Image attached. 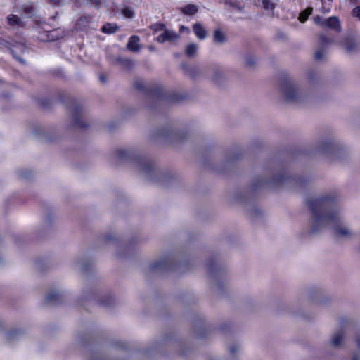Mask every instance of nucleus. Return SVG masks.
I'll return each instance as SVG.
<instances>
[{"instance_id": "7c9ffc66", "label": "nucleus", "mask_w": 360, "mask_h": 360, "mask_svg": "<svg viewBox=\"0 0 360 360\" xmlns=\"http://www.w3.org/2000/svg\"><path fill=\"white\" fill-rule=\"evenodd\" d=\"M313 8L311 7H309L307 9H305L300 14L299 20L301 22H304L307 20L309 15L311 14Z\"/></svg>"}, {"instance_id": "3c124183", "label": "nucleus", "mask_w": 360, "mask_h": 360, "mask_svg": "<svg viewBox=\"0 0 360 360\" xmlns=\"http://www.w3.org/2000/svg\"><path fill=\"white\" fill-rule=\"evenodd\" d=\"M308 78H309V80H311V79H312V77L311 76V75H308Z\"/></svg>"}, {"instance_id": "39448f33", "label": "nucleus", "mask_w": 360, "mask_h": 360, "mask_svg": "<svg viewBox=\"0 0 360 360\" xmlns=\"http://www.w3.org/2000/svg\"><path fill=\"white\" fill-rule=\"evenodd\" d=\"M136 167L139 173L143 176L152 180V174L154 172L155 168L150 162L138 159L136 160Z\"/></svg>"}, {"instance_id": "58836bf2", "label": "nucleus", "mask_w": 360, "mask_h": 360, "mask_svg": "<svg viewBox=\"0 0 360 360\" xmlns=\"http://www.w3.org/2000/svg\"><path fill=\"white\" fill-rule=\"evenodd\" d=\"M123 14L124 16L130 18L133 17L134 12L131 9H130L129 8H126L125 9L123 10Z\"/></svg>"}, {"instance_id": "5701e85b", "label": "nucleus", "mask_w": 360, "mask_h": 360, "mask_svg": "<svg viewBox=\"0 0 360 360\" xmlns=\"http://www.w3.org/2000/svg\"><path fill=\"white\" fill-rule=\"evenodd\" d=\"M213 41L217 44H223L226 42V37L220 30H216L214 32Z\"/></svg>"}, {"instance_id": "4c0bfd02", "label": "nucleus", "mask_w": 360, "mask_h": 360, "mask_svg": "<svg viewBox=\"0 0 360 360\" xmlns=\"http://www.w3.org/2000/svg\"><path fill=\"white\" fill-rule=\"evenodd\" d=\"M352 15L354 17H356L358 20H360V6L355 7L352 10Z\"/></svg>"}, {"instance_id": "412c9836", "label": "nucleus", "mask_w": 360, "mask_h": 360, "mask_svg": "<svg viewBox=\"0 0 360 360\" xmlns=\"http://www.w3.org/2000/svg\"><path fill=\"white\" fill-rule=\"evenodd\" d=\"M198 46L197 44L191 43L188 44L185 48V54L188 58L195 57L198 53Z\"/></svg>"}, {"instance_id": "f704fd0d", "label": "nucleus", "mask_w": 360, "mask_h": 360, "mask_svg": "<svg viewBox=\"0 0 360 360\" xmlns=\"http://www.w3.org/2000/svg\"><path fill=\"white\" fill-rule=\"evenodd\" d=\"M117 155L121 159L129 157V152L124 149L117 150Z\"/></svg>"}, {"instance_id": "6ab92c4d", "label": "nucleus", "mask_w": 360, "mask_h": 360, "mask_svg": "<svg viewBox=\"0 0 360 360\" xmlns=\"http://www.w3.org/2000/svg\"><path fill=\"white\" fill-rule=\"evenodd\" d=\"M7 20L8 24L11 26H16L18 27L24 26L22 20L17 15L10 14L8 15Z\"/></svg>"}, {"instance_id": "20e7f679", "label": "nucleus", "mask_w": 360, "mask_h": 360, "mask_svg": "<svg viewBox=\"0 0 360 360\" xmlns=\"http://www.w3.org/2000/svg\"><path fill=\"white\" fill-rule=\"evenodd\" d=\"M333 43V41L323 34L319 35V49L315 52V59L321 60L324 59L328 47Z\"/></svg>"}, {"instance_id": "c9c22d12", "label": "nucleus", "mask_w": 360, "mask_h": 360, "mask_svg": "<svg viewBox=\"0 0 360 360\" xmlns=\"http://www.w3.org/2000/svg\"><path fill=\"white\" fill-rule=\"evenodd\" d=\"M325 20L326 19L323 18L322 17L319 15H316L314 18V21L316 24L322 25L323 27L325 26Z\"/></svg>"}, {"instance_id": "ddd939ff", "label": "nucleus", "mask_w": 360, "mask_h": 360, "mask_svg": "<svg viewBox=\"0 0 360 360\" xmlns=\"http://www.w3.org/2000/svg\"><path fill=\"white\" fill-rule=\"evenodd\" d=\"M140 38L137 35L131 36L127 44V49L134 53H137L140 51L141 46L139 45Z\"/></svg>"}, {"instance_id": "4be33fe9", "label": "nucleus", "mask_w": 360, "mask_h": 360, "mask_svg": "<svg viewBox=\"0 0 360 360\" xmlns=\"http://www.w3.org/2000/svg\"><path fill=\"white\" fill-rule=\"evenodd\" d=\"M22 13L27 18H32L36 13V8L32 4H25L22 6Z\"/></svg>"}, {"instance_id": "cd10ccee", "label": "nucleus", "mask_w": 360, "mask_h": 360, "mask_svg": "<svg viewBox=\"0 0 360 360\" xmlns=\"http://www.w3.org/2000/svg\"><path fill=\"white\" fill-rule=\"evenodd\" d=\"M243 1V0H224V4L229 5L233 8L238 9V11H241L243 8L241 2Z\"/></svg>"}, {"instance_id": "37998d69", "label": "nucleus", "mask_w": 360, "mask_h": 360, "mask_svg": "<svg viewBox=\"0 0 360 360\" xmlns=\"http://www.w3.org/2000/svg\"><path fill=\"white\" fill-rule=\"evenodd\" d=\"M356 343L358 348L360 349V335H356Z\"/></svg>"}, {"instance_id": "9d476101", "label": "nucleus", "mask_w": 360, "mask_h": 360, "mask_svg": "<svg viewBox=\"0 0 360 360\" xmlns=\"http://www.w3.org/2000/svg\"><path fill=\"white\" fill-rule=\"evenodd\" d=\"M172 265V262L169 258L160 259L150 264V271H164L168 269Z\"/></svg>"}, {"instance_id": "aec40b11", "label": "nucleus", "mask_w": 360, "mask_h": 360, "mask_svg": "<svg viewBox=\"0 0 360 360\" xmlns=\"http://www.w3.org/2000/svg\"><path fill=\"white\" fill-rule=\"evenodd\" d=\"M60 301V295L57 291H51L46 297V302L49 304H57Z\"/></svg>"}, {"instance_id": "9b49d317", "label": "nucleus", "mask_w": 360, "mask_h": 360, "mask_svg": "<svg viewBox=\"0 0 360 360\" xmlns=\"http://www.w3.org/2000/svg\"><path fill=\"white\" fill-rule=\"evenodd\" d=\"M346 332L344 329H340L335 331L330 339V345L335 347H340L345 337Z\"/></svg>"}, {"instance_id": "864d4df0", "label": "nucleus", "mask_w": 360, "mask_h": 360, "mask_svg": "<svg viewBox=\"0 0 360 360\" xmlns=\"http://www.w3.org/2000/svg\"><path fill=\"white\" fill-rule=\"evenodd\" d=\"M105 239H106V240H108L110 239V237L107 236Z\"/></svg>"}, {"instance_id": "dca6fc26", "label": "nucleus", "mask_w": 360, "mask_h": 360, "mask_svg": "<svg viewBox=\"0 0 360 360\" xmlns=\"http://www.w3.org/2000/svg\"><path fill=\"white\" fill-rule=\"evenodd\" d=\"M26 49L25 44L20 43L17 45L13 46V48L11 49V52L13 57L21 63H25L24 60L18 56V53H23Z\"/></svg>"}, {"instance_id": "393cba45", "label": "nucleus", "mask_w": 360, "mask_h": 360, "mask_svg": "<svg viewBox=\"0 0 360 360\" xmlns=\"http://www.w3.org/2000/svg\"><path fill=\"white\" fill-rule=\"evenodd\" d=\"M118 30V26L115 24L106 23L105 24L102 28L101 31L105 34H113Z\"/></svg>"}, {"instance_id": "e433bc0d", "label": "nucleus", "mask_w": 360, "mask_h": 360, "mask_svg": "<svg viewBox=\"0 0 360 360\" xmlns=\"http://www.w3.org/2000/svg\"><path fill=\"white\" fill-rule=\"evenodd\" d=\"M245 63L247 66L252 67L255 64V59L252 56H248Z\"/></svg>"}, {"instance_id": "c03bdc74", "label": "nucleus", "mask_w": 360, "mask_h": 360, "mask_svg": "<svg viewBox=\"0 0 360 360\" xmlns=\"http://www.w3.org/2000/svg\"><path fill=\"white\" fill-rule=\"evenodd\" d=\"M352 360H360V357L358 355L354 354L353 355Z\"/></svg>"}, {"instance_id": "f03ea898", "label": "nucleus", "mask_w": 360, "mask_h": 360, "mask_svg": "<svg viewBox=\"0 0 360 360\" xmlns=\"http://www.w3.org/2000/svg\"><path fill=\"white\" fill-rule=\"evenodd\" d=\"M281 94L283 100L289 103L301 104L309 99V93L297 83L288 80L281 86Z\"/></svg>"}, {"instance_id": "49530a36", "label": "nucleus", "mask_w": 360, "mask_h": 360, "mask_svg": "<svg viewBox=\"0 0 360 360\" xmlns=\"http://www.w3.org/2000/svg\"><path fill=\"white\" fill-rule=\"evenodd\" d=\"M100 80L102 82H105V78L103 75H101L100 76Z\"/></svg>"}, {"instance_id": "b1692460", "label": "nucleus", "mask_w": 360, "mask_h": 360, "mask_svg": "<svg viewBox=\"0 0 360 360\" xmlns=\"http://www.w3.org/2000/svg\"><path fill=\"white\" fill-rule=\"evenodd\" d=\"M224 79V75L220 70H214L212 76V81L213 82V83H214L217 85H219L223 82Z\"/></svg>"}, {"instance_id": "ea45409f", "label": "nucleus", "mask_w": 360, "mask_h": 360, "mask_svg": "<svg viewBox=\"0 0 360 360\" xmlns=\"http://www.w3.org/2000/svg\"><path fill=\"white\" fill-rule=\"evenodd\" d=\"M238 350V347L237 345H233L229 348V352L234 355Z\"/></svg>"}, {"instance_id": "a19ab883", "label": "nucleus", "mask_w": 360, "mask_h": 360, "mask_svg": "<svg viewBox=\"0 0 360 360\" xmlns=\"http://www.w3.org/2000/svg\"><path fill=\"white\" fill-rule=\"evenodd\" d=\"M124 60H125V58H122L121 57H117L115 58V62L121 66V64L124 62Z\"/></svg>"}, {"instance_id": "a878e982", "label": "nucleus", "mask_w": 360, "mask_h": 360, "mask_svg": "<svg viewBox=\"0 0 360 360\" xmlns=\"http://www.w3.org/2000/svg\"><path fill=\"white\" fill-rule=\"evenodd\" d=\"M22 335V331L20 329H15L6 334L8 341H12L18 339Z\"/></svg>"}, {"instance_id": "f257e3e1", "label": "nucleus", "mask_w": 360, "mask_h": 360, "mask_svg": "<svg viewBox=\"0 0 360 360\" xmlns=\"http://www.w3.org/2000/svg\"><path fill=\"white\" fill-rule=\"evenodd\" d=\"M306 204L312 215V233L331 227L336 240L350 241L356 237V232L351 226L340 221L342 207L339 204V197L335 192L309 198L306 200Z\"/></svg>"}, {"instance_id": "6e6d98bb", "label": "nucleus", "mask_w": 360, "mask_h": 360, "mask_svg": "<svg viewBox=\"0 0 360 360\" xmlns=\"http://www.w3.org/2000/svg\"><path fill=\"white\" fill-rule=\"evenodd\" d=\"M359 250L360 251V245H359Z\"/></svg>"}, {"instance_id": "bb28decb", "label": "nucleus", "mask_w": 360, "mask_h": 360, "mask_svg": "<svg viewBox=\"0 0 360 360\" xmlns=\"http://www.w3.org/2000/svg\"><path fill=\"white\" fill-rule=\"evenodd\" d=\"M181 67L184 72L191 77H195L200 72L198 67L188 68L185 65H182Z\"/></svg>"}, {"instance_id": "de8ad7c7", "label": "nucleus", "mask_w": 360, "mask_h": 360, "mask_svg": "<svg viewBox=\"0 0 360 360\" xmlns=\"http://www.w3.org/2000/svg\"><path fill=\"white\" fill-rule=\"evenodd\" d=\"M101 304L104 305V306H108V305H110V302H101Z\"/></svg>"}, {"instance_id": "1a4fd4ad", "label": "nucleus", "mask_w": 360, "mask_h": 360, "mask_svg": "<svg viewBox=\"0 0 360 360\" xmlns=\"http://www.w3.org/2000/svg\"><path fill=\"white\" fill-rule=\"evenodd\" d=\"M285 181V178L283 175L274 176L269 182H263L261 180L255 181L253 185V189L256 190L259 186L267 184L271 187H277Z\"/></svg>"}, {"instance_id": "4468645a", "label": "nucleus", "mask_w": 360, "mask_h": 360, "mask_svg": "<svg viewBox=\"0 0 360 360\" xmlns=\"http://www.w3.org/2000/svg\"><path fill=\"white\" fill-rule=\"evenodd\" d=\"M343 46L348 53H351L358 51L359 44L356 40L351 38H347L343 42Z\"/></svg>"}, {"instance_id": "f3484780", "label": "nucleus", "mask_w": 360, "mask_h": 360, "mask_svg": "<svg viewBox=\"0 0 360 360\" xmlns=\"http://www.w3.org/2000/svg\"><path fill=\"white\" fill-rule=\"evenodd\" d=\"M193 30L199 39L202 40L207 37V32L201 24L195 23L193 25Z\"/></svg>"}, {"instance_id": "2eb2a0df", "label": "nucleus", "mask_w": 360, "mask_h": 360, "mask_svg": "<svg viewBox=\"0 0 360 360\" xmlns=\"http://www.w3.org/2000/svg\"><path fill=\"white\" fill-rule=\"evenodd\" d=\"M91 17L89 15L82 16L77 22V27L82 30L91 28Z\"/></svg>"}, {"instance_id": "79ce46f5", "label": "nucleus", "mask_w": 360, "mask_h": 360, "mask_svg": "<svg viewBox=\"0 0 360 360\" xmlns=\"http://www.w3.org/2000/svg\"><path fill=\"white\" fill-rule=\"evenodd\" d=\"M91 4H94L96 6H99L101 4V0H91Z\"/></svg>"}, {"instance_id": "a18cd8bd", "label": "nucleus", "mask_w": 360, "mask_h": 360, "mask_svg": "<svg viewBox=\"0 0 360 360\" xmlns=\"http://www.w3.org/2000/svg\"><path fill=\"white\" fill-rule=\"evenodd\" d=\"M212 269H213V266H212L211 264H210V265H208V266H207V271H208L209 272L212 273V270H213Z\"/></svg>"}, {"instance_id": "5fc2aeb1", "label": "nucleus", "mask_w": 360, "mask_h": 360, "mask_svg": "<svg viewBox=\"0 0 360 360\" xmlns=\"http://www.w3.org/2000/svg\"><path fill=\"white\" fill-rule=\"evenodd\" d=\"M184 28H185L184 26H181V30H184Z\"/></svg>"}, {"instance_id": "f8f14e48", "label": "nucleus", "mask_w": 360, "mask_h": 360, "mask_svg": "<svg viewBox=\"0 0 360 360\" xmlns=\"http://www.w3.org/2000/svg\"><path fill=\"white\" fill-rule=\"evenodd\" d=\"M325 26L328 28H330L337 32H340L341 31V25L340 20L336 16H331L328 18H326L325 20Z\"/></svg>"}, {"instance_id": "72a5a7b5", "label": "nucleus", "mask_w": 360, "mask_h": 360, "mask_svg": "<svg viewBox=\"0 0 360 360\" xmlns=\"http://www.w3.org/2000/svg\"><path fill=\"white\" fill-rule=\"evenodd\" d=\"M150 28L154 31V32H158V31H165V30H166L165 28V25L162 23H155V24H153L150 26Z\"/></svg>"}, {"instance_id": "8fccbe9b", "label": "nucleus", "mask_w": 360, "mask_h": 360, "mask_svg": "<svg viewBox=\"0 0 360 360\" xmlns=\"http://www.w3.org/2000/svg\"><path fill=\"white\" fill-rule=\"evenodd\" d=\"M55 4H59V0H53Z\"/></svg>"}, {"instance_id": "4d7b16f0", "label": "nucleus", "mask_w": 360, "mask_h": 360, "mask_svg": "<svg viewBox=\"0 0 360 360\" xmlns=\"http://www.w3.org/2000/svg\"><path fill=\"white\" fill-rule=\"evenodd\" d=\"M328 1H330V2L332 1V0H328Z\"/></svg>"}, {"instance_id": "2f4dec72", "label": "nucleus", "mask_w": 360, "mask_h": 360, "mask_svg": "<svg viewBox=\"0 0 360 360\" xmlns=\"http://www.w3.org/2000/svg\"><path fill=\"white\" fill-rule=\"evenodd\" d=\"M134 85L137 90L147 93V88L143 81L136 80L134 82Z\"/></svg>"}, {"instance_id": "603ef678", "label": "nucleus", "mask_w": 360, "mask_h": 360, "mask_svg": "<svg viewBox=\"0 0 360 360\" xmlns=\"http://www.w3.org/2000/svg\"><path fill=\"white\" fill-rule=\"evenodd\" d=\"M22 176L23 177H25V178H26V177H27V175H26V174H22Z\"/></svg>"}, {"instance_id": "c756f323", "label": "nucleus", "mask_w": 360, "mask_h": 360, "mask_svg": "<svg viewBox=\"0 0 360 360\" xmlns=\"http://www.w3.org/2000/svg\"><path fill=\"white\" fill-rule=\"evenodd\" d=\"M276 4L272 0H262V6L264 9L267 11H273L276 7Z\"/></svg>"}, {"instance_id": "c85d7f7f", "label": "nucleus", "mask_w": 360, "mask_h": 360, "mask_svg": "<svg viewBox=\"0 0 360 360\" xmlns=\"http://www.w3.org/2000/svg\"><path fill=\"white\" fill-rule=\"evenodd\" d=\"M48 33V37L51 40L59 39L63 37V32L60 30H53Z\"/></svg>"}, {"instance_id": "423d86ee", "label": "nucleus", "mask_w": 360, "mask_h": 360, "mask_svg": "<svg viewBox=\"0 0 360 360\" xmlns=\"http://www.w3.org/2000/svg\"><path fill=\"white\" fill-rule=\"evenodd\" d=\"M179 35L173 30H165V31L158 36L157 41L164 43L165 41L174 42L178 40Z\"/></svg>"}, {"instance_id": "7ed1b4c3", "label": "nucleus", "mask_w": 360, "mask_h": 360, "mask_svg": "<svg viewBox=\"0 0 360 360\" xmlns=\"http://www.w3.org/2000/svg\"><path fill=\"white\" fill-rule=\"evenodd\" d=\"M157 136L165 138L172 143L181 141L185 137L182 131L174 130L170 127L160 129Z\"/></svg>"}, {"instance_id": "09e8293b", "label": "nucleus", "mask_w": 360, "mask_h": 360, "mask_svg": "<svg viewBox=\"0 0 360 360\" xmlns=\"http://www.w3.org/2000/svg\"><path fill=\"white\" fill-rule=\"evenodd\" d=\"M81 269L82 271H86L87 269H86V267L84 264H82L81 265Z\"/></svg>"}, {"instance_id": "a211bd4d", "label": "nucleus", "mask_w": 360, "mask_h": 360, "mask_svg": "<svg viewBox=\"0 0 360 360\" xmlns=\"http://www.w3.org/2000/svg\"><path fill=\"white\" fill-rule=\"evenodd\" d=\"M182 13L186 15H193L198 11V7L195 4H187L180 8Z\"/></svg>"}, {"instance_id": "0eeeda50", "label": "nucleus", "mask_w": 360, "mask_h": 360, "mask_svg": "<svg viewBox=\"0 0 360 360\" xmlns=\"http://www.w3.org/2000/svg\"><path fill=\"white\" fill-rule=\"evenodd\" d=\"M83 111L82 109L79 106H75L72 110V119H73V124L79 129H86L88 127V124L80 120V118L82 115Z\"/></svg>"}, {"instance_id": "473e14b6", "label": "nucleus", "mask_w": 360, "mask_h": 360, "mask_svg": "<svg viewBox=\"0 0 360 360\" xmlns=\"http://www.w3.org/2000/svg\"><path fill=\"white\" fill-rule=\"evenodd\" d=\"M133 65H134V63L131 60L125 58L124 62L121 64V67L127 70H129L132 68Z\"/></svg>"}, {"instance_id": "6e6552de", "label": "nucleus", "mask_w": 360, "mask_h": 360, "mask_svg": "<svg viewBox=\"0 0 360 360\" xmlns=\"http://www.w3.org/2000/svg\"><path fill=\"white\" fill-rule=\"evenodd\" d=\"M337 149V144L333 140L328 139L321 143L319 150L324 155H328L335 153Z\"/></svg>"}]
</instances>
